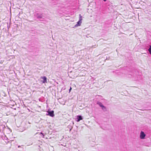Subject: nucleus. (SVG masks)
I'll use <instances>...</instances> for the list:
<instances>
[{
	"mask_svg": "<svg viewBox=\"0 0 151 151\" xmlns=\"http://www.w3.org/2000/svg\"><path fill=\"white\" fill-rule=\"evenodd\" d=\"M123 72L124 73V74L126 75L127 77L132 78L133 80L139 81L142 79V76L140 75L141 73H139V75H137V73L138 72L136 71H135L134 72L135 73H134V72L132 71L129 72H124L123 71Z\"/></svg>",
	"mask_w": 151,
	"mask_h": 151,
	"instance_id": "obj_1",
	"label": "nucleus"
},
{
	"mask_svg": "<svg viewBox=\"0 0 151 151\" xmlns=\"http://www.w3.org/2000/svg\"><path fill=\"white\" fill-rule=\"evenodd\" d=\"M82 17L81 15L80 14H79V20L77 22V24H76L75 26V27H77L78 26H80L81 25V24L82 23Z\"/></svg>",
	"mask_w": 151,
	"mask_h": 151,
	"instance_id": "obj_2",
	"label": "nucleus"
},
{
	"mask_svg": "<svg viewBox=\"0 0 151 151\" xmlns=\"http://www.w3.org/2000/svg\"><path fill=\"white\" fill-rule=\"evenodd\" d=\"M97 104L100 107H101L104 111L106 110V107L104 106L102 103L99 101H97Z\"/></svg>",
	"mask_w": 151,
	"mask_h": 151,
	"instance_id": "obj_3",
	"label": "nucleus"
},
{
	"mask_svg": "<svg viewBox=\"0 0 151 151\" xmlns=\"http://www.w3.org/2000/svg\"><path fill=\"white\" fill-rule=\"evenodd\" d=\"M47 115H49L51 117H54L55 116L54 114V111H49L48 110L47 111Z\"/></svg>",
	"mask_w": 151,
	"mask_h": 151,
	"instance_id": "obj_4",
	"label": "nucleus"
},
{
	"mask_svg": "<svg viewBox=\"0 0 151 151\" xmlns=\"http://www.w3.org/2000/svg\"><path fill=\"white\" fill-rule=\"evenodd\" d=\"M146 134L143 131H141L140 133V138L141 139H144L145 138Z\"/></svg>",
	"mask_w": 151,
	"mask_h": 151,
	"instance_id": "obj_5",
	"label": "nucleus"
},
{
	"mask_svg": "<svg viewBox=\"0 0 151 151\" xmlns=\"http://www.w3.org/2000/svg\"><path fill=\"white\" fill-rule=\"evenodd\" d=\"M36 16L37 18L39 19H42L43 17L42 14L37 13Z\"/></svg>",
	"mask_w": 151,
	"mask_h": 151,
	"instance_id": "obj_6",
	"label": "nucleus"
},
{
	"mask_svg": "<svg viewBox=\"0 0 151 151\" xmlns=\"http://www.w3.org/2000/svg\"><path fill=\"white\" fill-rule=\"evenodd\" d=\"M83 119L81 115H78L77 116L76 119V121L77 122H79L80 120H82Z\"/></svg>",
	"mask_w": 151,
	"mask_h": 151,
	"instance_id": "obj_7",
	"label": "nucleus"
},
{
	"mask_svg": "<svg viewBox=\"0 0 151 151\" xmlns=\"http://www.w3.org/2000/svg\"><path fill=\"white\" fill-rule=\"evenodd\" d=\"M41 78H42L43 79V81H42V82L43 83H46L47 82V78L45 76H43L42 77H41Z\"/></svg>",
	"mask_w": 151,
	"mask_h": 151,
	"instance_id": "obj_8",
	"label": "nucleus"
},
{
	"mask_svg": "<svg viewBox=\"0 0 151 151\" xmlns=\"http://www.w3.org/2000/svg\"><path fill=\"white\" fill-rule=\"evenodd\" d=\"M2 138L4 140H6L9 139L6 135H4V136L2 137Z\"/></svg>",
	"mask_w": 151,
	"mask_h": 151,
	"instance_id": "obj_9",
	"label": "nucleus"
},
{
	"mask_svg": "<svg viewBox=\"0 0 151 151\" xmlns=\"http://www.w3.org/2000/svg\"><path fill=\"white\" fill-rule=\"evenodd\" d=\"M148 50L149 53L151 55V45L149 46V47L148 49Z\"/></svg>",
	"mask_w": 151,
	"mask_h": 151,
	"instance_id": "obj_10",
	"label": "nucleus"
},
{
	"mask_svg": "<svg viewBox=\"0 0 151 151\" xmlns=\"http://www.w3.org/2000/svg\"><path fill=\"white\" fill-rule=\"evenodd\" d=\"M12 140L8 141V140H6V141H5V142L6 144H7L8 143H11L12 142Z\"/></svg>",
	"mask_w": 151,
	"mask_h": 151,
	"instance_id": "obj_11",
	"label": "nucleus"
},
{
	"mask_svg": "<svg viewBox=\"0 0 151 151\" xmlns=\"http://www.w3.org/2000/svg\"><path fill=\"white\" fill-rule=\"evenodd\" d=\"M97 45H92V46L91 47H90V48H95L96 47H97Z\"/></svg>",
	"mask_w": 151,
	"mask_h": 151,
	"instance_id": "obj_12",
	"label": "nucleus"
},
{
	"mask_svg": "<svg viewBox=\"0 0 151 151\" xmlns=\"http://www.w3.org/2000/svg\"><path fill=\"white\" fill-rule=\"evenodd\" d=\"M40 133H41V134H42V136H43V137H44V134H43V133H42V132H41Z\"/></svg>",
	"mask_w": 151,
	"mask_h": 151,
	"instance_id": "obj_13",
	"label": "nucleus"
},
{
	"mask_svg": "<svg viewBox=\"0 0 151 151\" xmlns=\"http://www.w3.org/2000/svg\"><path fill=\"white\" fill-rule=\"evenodd\" d=\"M71 89H72L70 87V89H69V92H70V91L71 90Z\"/></svg>",
	"mask_w": 151,
	"mask_h": 151,
	"instance_id": "obj_14",
	"label": "nucleus"
},
{
	"mask_svg": "<svg viewBox=\"0 0 151 151\" xmlns=\"http://www.w3.org/2000/svg\"><path fill=\"white\" fill-rule=\"evenodd\" d=\"M18 147L19 148V147H20V145H19V146H18Z\"/></svg>",
	"mask_w": 151,
	"mask_h": 151,
	"instance_id": "obj_15",
	"label": "nucleus"
},
{
	"mask_svg": "<svg viewBox=\"0 0 151 151\" xmlns=\"http://www.w3.org/2000/svg\"><path fill=\"white\" fill-rule=\"evenodd\" d=\"M104 1H106L107 0H103Z\"/></svg>",
	"mask_w": 151,
	"mask_h": 151,
	"instance_id": "obj_16",
	"label": "nucleus"
},
{
	"mask_svg": "<svg viewBox=\"0 0 151 151\" xmlns=\"http://www.w3.org/2000/svg\"><path fill=\"white\" fill-rule=\"evenodd\" d=\"M72 129V128L71 129H70V131L71 130V129Z\"/></svg>",
	"mask_w": 151,
	"mask_h": 151,
	"instance_id": "obj_17",
	"label": "nucleus"
}]
</instances>
